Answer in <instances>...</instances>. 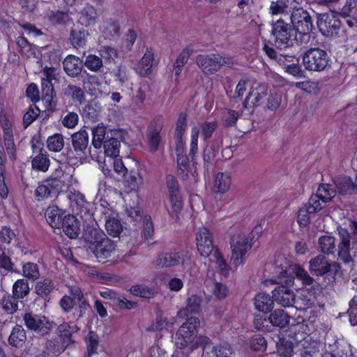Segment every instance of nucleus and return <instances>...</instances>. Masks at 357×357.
<instances>
[{
    "mask_svg": "<svg viewBox=\"0 0 357 357\" xmlns=\"http://www.w3.org/2000/svg\"><path fill=\"white\" fill-rule=\"evenodd\" d=\"M272 266L273 278L266 282L278 284L272 291L274 301L284 307H295L301 310L302 307L298 305L296 295L291 289L294 284V278L290 273L288 259L283 254H279L275 257Z\"/></svg>",
    "mask_w": 357,
    "mask_h": 357,
    "instance_id": "obj_1",
    "label": "nucleus"
},
{
    "mask_svg": "<svg viewBox=\"0 0 357 357\" xmlns=\"http://www.w3.org/2000/svg\"><path fill=\"white\" fill-rule=\"evenodd\" d=\"M83 238L98 261L109 258L116 251L115 242L102 230L94 227H87L84 230Z\"/></svg>",
    "mask_w": 357,
    "mask_h": 357,
    "instance_id": "obj_2",
    "label": "nucleus"
},
{
    "mask_svg": "<svg viewBox=\"0 0 357 357\" xmlns=\"http://www.w3.org/2000/svg\"><path fill=\"white\" fill-rule=\"evenodd\" d=\"M273 38L275 46L278 49H285L289 47L296 46L295 50L298 53L303 49H300L296 33H294L292 26L282 19L272 23L271 31Z\"/></svg>",
    "mask_w": 357,
    "mask_h": 357,
    "instance_id": "obj_3",
    "label": "nucleus"
},
{
    "mask_svg": "<svg viewBox=\"0 0 357 357\" xmlns=\"http://www.w3.org/2000/svg\"><path fill=\"white\" fill-rule=\"evenodd\" d=\"M291 22L300 49L305 48L310 40V32L313 26L311 16L307 10L300 8L293 11Z\"/></svg>",
    "mask_w": 357,
    "mask_h": 357,
    "instance_id": "obj_4",
    "label": "nucleus"
},
{
    "mask_svg": "<svg viewBox=\"0 0 357 357\" xmlns=\"http://www.w3.org/2000/svg\"><path fill=\"white\" fill-rule=\"evenodd\" d=\"M342 266L336 261H331L324 255H318L308 262V270L313 276L322 277L334 281L341 272Z\"/></svg>",
    "mask_w": 357,
    "mask_h": 357,
    "instance_id": "obj_5",
    "label": "nucleus"
},
{
    "mask_svg": "<svg viewBox=\"0 0 357 357\" xmlns=\"http://www.w3.org/2000/svg\"><path fill=\"white\" fill-rule=\"evenodd\" d=\"M317 24L319 32L326 37L336 38L346 35L339 17L334 12L319 14Z\"/></svg>",
    "mask_w": 357,
    "mask_h": 357,
    "instance_id": "obj_6",
    "label": "nucleus"
},
{
    "mask_svg": "<svg viewBox=\"0 0 357 357\" xmlns=\"http://www.w3.org/2000/svg\"><path fill=\"white\" fill-rule=\"evenodd\" d=\"M255 236L252 231L248 235L240 233L234 234L230 240L231 257L230 263L236 268L243 263L244 256L252 248Z\"/></svg>",
    "mask_w": 357,
    "mask_h": 357,
    "instance_id": "obj_7",
    "label": "nucleus"
},
{
    "mask_svg": "<svg viewBox=\"0 0 357 357\" xmlns=\"http://www.w3.org/2000/svg\"><path fill=\"white\" fill-rule=\"evenodd\" d=\"M330 61L327 52L319 47L310 48L302 54V64L308 71H324L330 66Z\"/></svg>",
    "mask_w": 357,
    "mask_h": 357,
    "instance_id": "obj_8",
    "label": "nucleus"
},
{
    "mask_svg": "<svg viewBox=\"0 0 357 357\" xmlns=\"http://www.w3.org/2000/svg\"><path fill=\"white\" fill-rule=\"evenodd\" d=\"M192 252L188 248L161 252L158 255L159 265L171 268L181 265L183 268L191 264Z\"/></svg>",
    "mask_w": 357,
    "mask_h": 357,
    "instance_id": "obj_9",
    "label": "nucleus"
},
{
    "mask_svg": "<svg viewBox=\"0 0 357 357\" xmlns=\"http://www.w3.org/2000/svg\"><path fill=\"white\" fill-rule=\"evenodd\" d=\"M199 319L190 317L179 327L176 333L175 343L178 348L182 349L191 346L197 333Z\"/></svg>",
    "mask_w": 357,
    "mask_h": 357,
    "instance_id": "obj_10",
    "label": "nucleus"
},
{
    "mask_svg": "<svg viewBox=\"0 0 357 357\" xmlns=\"http://www.w3.org/2000/svg\"><path fill=\"white\" fill-rule=\"evenodd\" d=\"M65 186V181L61 177H50L38 184L35 190V197L38 201L52 197L59 194Z\"/></svg>",
    "mask_w": 357,
    "mask_h": 357,
    "instance_id": "obj_11",
    "label": "nucleus"
},
{
    "mask_svg": "<svg viewBox=\"0 0 357 357\" xmlns=\"http://www.w3.org/2000/svg\"><path fill=\"white\" fill-rule=\"evenodd\" d=\"M196 63L205 75H213L221 67L227 64L225 57L219 54H199L196 56Z\"/></svg>",
    "mask_w": 357,
    "mask_h": 357,
    "instance_id": "obj_12",
    "label": "nucleus"
},
{
    "mask_svg": "<svg viewBox=\"0 0 357 357\" xmlns=\"http://www.w3.org/2000/svg\"><path fill=\"white\" fill-rule=\"evenodd\" d=\"M22 318L26 328L39 335H47L52 328L50 321L44 315L34 314L31 312H28L23 314Z\"/></svg>",
    "mask_w": 357,
    "mask_h": 357,
    "instance_id": "obj_13",
    "label": "nucleus"
},
{
    "mask_svg": "<svg viewBox=\"0 0 357 357\" xmlns=\"http://www.w3.org/2000/svg\"><path fill=\"white\" fill-rule=\"evenodd\" d=\"M39 140L31 141V149L34 155L31 156V169L36 172H47L50 166V160L47 152Z\"/></svg>",
    "mask_w": 357,
    "mask_h": 357,
    "instance_id": "obj_14",
    "label": "nucleus"
},
{
    "mask_svg": "<svg viewBox=\"0 0 357 357\" xmlns=\"http://www.w3.org/2000/svg\"><path fill=\"white\" fill-rule=\"evenodd\" d=\"M164 119L160 114L155 116L148 126L146 130L147 143L152 153L156 152L162 141L160 135L163 128Z\"/></svg>",
    "mask_w": 357,
    "mask_h": 357,
    "instance_id": "obj_15",
    "label": "nucleus"
},
{
    "mask_svg": "<svg viewBox=\"0 0 357 357\" xmlns=\"http://www.w3.org/2000/svg\"><path fill=\"white\" fill-rule=\"evenodd\" d=\"M166 185L168 190L172 211L178 218V213L183 208L178 181L173 175H167L166 177Z\"/></svg>",
    "mask_w": 357,
    "mask_h": 357,
    "instance_id": "obj_16",
    "label": "nucleus"
},
{
    "mask_svg": "<svg viewBox=\"0 0 357 357\" xmlns=\"http://www.w3.org/2000/svg\"><path fill=\"white\" fill-rule=\"evenodd\" d=\"M213 234L206 227L201 228L196 236L197 248L200 255L208 257L214 252Z\"/></svg>",
    "mask_w": 357,
    "mask_h": 357,
    "instance_id": "obj_17",
    "label": "nucleus"
},
{
    "mask_svg": "<svg viewBox=\"0 0 357 357\" xmlns=\"http://www.w3.org/2000/svg\"><path fill=\"white\" fill-rule=\"evenodd\" d=\"M73 149L78 156L91 155V147L89 146V134L86 130H81L72 135Z\"/></svg>",
    "mask_w": 357,
    "mask_h": 357,
    "instance_id": "obj_18",
    "label": "nucleus"
},
{
    "mask_svg": "<svg viewBox=\"0 0 357 357\" xmlns=\"http://www.w3.org/2000/svg\"><path fill=\"white\" fill-rule=\"evenodd\" d=\"M340 242L338 244V257L344 263L350 262L352 259L350 255V245L357 248V241L353 240L350 233L346 229L339 231Z\"/></svg>",
    "mask_w": 357,
    "mask_h": 357,
    "instance_id": "obj_19",
    "label": "nucleus"
},
{
    "mask_svg": "<svg viewBox=\"0 0 357 357\" xmlns=\"http://www.w3.org/2000/svg\"><path fill=\"white\" fill-rule=\"evenodd\" d=\"M278 63L286 69V72L294 76L301 77L303 73L300 64V58L289 54H280Z\"/></svg>",
    "mask_w": 357,
    "mask_h": 357,
    "instance_id": "obj_20",
    "label": "nucleus"
},
{
    "mask_svg": "<svg viewBox=\"0 0 357 357\" xmlns=\"http://www.w3.org/2000/svg\"><path fill=\"white\" fill-rule=\"evenodd\" d=\"M56 289L55 282L50 278L36 280L34 285V293L38 298L45 302H49L51 300L52 294Z\"/></svg>",
    "mask_w": 357,
    "mask_h": 357,
    "instance_id": "obj_21",
    "label": "nucleus"
},
{
    "mask_svg": "<svg viewBox=\"0 0 357 357\" xmlns=\"http://www.w3.org/2000/svg\"><path fill=\"white\" fill-rule=\"evenodd\" d=\"M80 223L74 215L67 214L63 218L58 229H61L65 234L71 239L78 237Z\"/></svg>",
    "mask_w": 357,
    "mask_h": 357,
    "instance_id": "obj_22",
    "label": "nucleus"
},
{
    "mask_svg": "<svg viewBox=\"0 0 357 357\" xmlns=\"http://www.w3.org/2000/svg\"><path fill=\"white\" fill-rule=\"evenodd\" d=\"M102 213L105 215V229L108 234L112 237H118L123 230L120 220L113 216L115 213L109 208H105Z\"/></svg>",
    "mask_w": 357,
    "mask_h": 357,
    "instance_id": "obj_23",
    "label": "nucleus"
},
{
    "mask_svg": "<svg viewBox=\"0 0 357 357\" xmlns=\"http://www.w3.org/2000/svg\"><path fill=\"white\" fill-rule=\"evenodd\" d=\"M267 95V88L265 85L259 84L253 88L243 102L244 109L253 107Z\"/></svg>",
    "mask_w": 357,
    "mask_h": 357,
    "instance_id": "obj_24",
    "label": "nucleus"
},
{
    "mask_svg": "<svg viewBox=\"0 0 357 357\" xmlns=\"http://www.w3.org/2000/svg\"><path fill=\"white\" fill-rule=\"evenodd\" d=\"M63 70L71 77H77L83 69V61L74 55L67 56L63 62Z\"/></svg>",
    "mask_w": 357,
    "mask_h": 357,
    "instance_id": "obj_25",
    "label": "nucleus"
},
{
    "mask_svg": "<svg viewBox=\"0 0 357 357\" xmlns=\"http://www.w3.org/2000/svg\"><path fill=\"white\" fill-rule=\"evenodd\" d=\"M193 52L194 46L190 43L184 47L178 55L173 64L176 78L178 79L181 75L183 66L188 63L190 56L193 54Z\"/></svg>",
    "mask_w": 357,
    "mask_h": 357,
    "instance_id": "obj_26",
    "label": "nucleus"
},
{
    "mask_svg": "<svg viewBox=\"0 0 357 357\" xmlns=\"http://www.w3.org/2000/svg\"><path fill=\"white\" fill-rule=\"evenodd\" d=\"M274 302L273 296H271L265 292H259L254 298L255 308L265 314L271 312L274 306Z\"/></svg>",
    "mask_w": 357,
    "mask_h": 357,
    "instance_id": "obj_27",
    "label": "nucleus"
},
{
    "mask_svg": "<svg viewBox=\"0 0 357 357\" xmlns=\"http://www.w3.org/2000/svg\"><path fill=\"white\" fill-rule=\"evenodd\" d=\"M115 134H116V131L112 130V136L109 137L107 135L102 144L105 154L109 158L119 157L121 141L113 136Z\"/></svg>",
    "mask_w": 357,
    "mask_h": 357,
    "instance_id": "obj_28",
    "label": "nucleus"
},
{
    "mask_svg": "<svg viewBox=\"0 0 357 357\" xmlns=\"http://www.w3.org/2000/svg\"><path fill=\"white\" fill-rule=\"evenodd\" d=\"M65 215V212L56 205L49 206L45 212V218L47 223L54 229L59 227V224Z\"/></svg>",
    "mask_w": 357,
    "mask_h": 357,
    "instance_id": "obj_29",
    "label": "nucleus"
},
{
    "mask_svg": "<svg viewBox=\"0 0 357 357\" xmlns=\"http://www.w3.org/2000/svg\"><path fill=\"white\" fill-rule=\"evenodd\" d=\"M154 54L151 50L147 49L141 60L136 65V71L141 76L145 77L151 73Z\"/></svg>",
    "mask_w": 357,
    "mask_h": 357,
    "instance_id": "obj_30",
    "label": "nucleus"
},
{
    "mask_svg": "<svg viewBox=\"0 0 357 357\" xmlns=\"http://www.w3.org/2000/svg\"><path fill=\"white\" fill-rule=\"evenodd\" d=\"M63 95L73 103L82 104L85 101V92L82 88L69 84L63 89Z\"/></svg>",
    "mask_w": 357,
    "mask_h": 357,
    "instance_id": "obj_31",
    "label": "nucleus"
},
{
    "mask_svg": "<svg viewBox=\"0 0 357 357\" xmlns=\"http://www.w3.org/2000/svg\"><path fill=\"white\" fill-rule=\"evenodd\" d=\"M176 162L178 167V174L183 180L188 178L190 168V161L186 154H183V150L176 149Z\"/></svg>",
    "mask_w": 357,
    "mask_h": 357,
    "instance_id": "obj_32",
    "label": "nucleus"
},
{
    "mask_svg": "<svg viewBox=\"0 0 357 357\" xmlns=\"http://www.w3.org/2000/svg\"><path fill=\"white\" fill-rule=\"evenodd\" d=\"M334 183L337 191L339 194L342 195L351 194L352 191H354L357 186V183L355 184L351 177L348 176L337 177Z\"/></svg>",
    "mask_w": 357,
    "mask_h": 357,
    "instance_id": "obj_33",
    "label": "nucleus"
},
{
    "mask_svg": "<svg viewBox=\"0 0 357 357\" xmlns=\"http://www.w3.org/2000/svg\"><path fill=\"white\" fill-rule=\"evenodd\" d=\"M26 340V331L21 325H15L8 338V342L12 347H22Z\"/></svg>",
    "mask_w": 357,
    "mask_h": 357,
    "instance_id": "obj_34",
    "label": "nucleus"
},
{
    "mask_svg": "<svg viewBox=\"0 0 357 357\" xmlns=\"http://www.w3.org/2000/svg\"><path fill=\"white\" fill-rule=\"evenodd\" d=\"M101 106L95 100L89 101L82 109V116L90 121L96 122L99 120Z\"/></svg>",
    "mask_w": 357,
    "mask_h": 357,
    "instance_id": "obj_35",
    "label": "nucleus"
},
{
    "mask_svg": "<svg viewBox=\"0 0 357 357\" xmlns=\"http://www.w3.org/2000/svg\"><path fill=\"white\" fill-rule=\"evenodd\" d=\"M3 142L6 151L10 160L16 159L17 149L14 141L13 129L5 128L3 130Z\"/></svg>",
    "mask_w": 357,
    "mask_h": 357,
    "instance_id": "obj_36",
    "label": "nucleus"
},
{
    "mask_svg": "<svg viewBox=\"0 0 357 357\" xmlns=\"http://www.w3.org/2000/svg\"><path fill=\"white\" fill-rule=\"evenodd\" d=\"M269 321L273 326L284 328L289 325L290 316L283 310L278 309L270 314Z\"/></svg>",
    "mask_w": 357,
    "mask_h": 357,
    "instance_id": "obj_37",
    "label": "nucleus"
},
{
    "mask_svg": "<svg viewBox=\"0 0 357 357\" xmlns=\"http://www.w3.org/2000/svg\"><path fill=\"white\" fill-rule=\"evenodd\" d=\"M20 300L10 294H6L0 301L2 309L8 314H13L18 310V303Z\"/></svg>",
    "mask_w": 357,
    "mask_h": 357,
    "instance_id": "obj_38",
    "label": "nucleus"
},
{
    "mask_svg": "<svg viewBox=\"0 0 357 357\" xmlns=\"http://www.w3.org/2000/svg\"><path fill=\"white\" fill-rule=\"evenodd\" d=\"M30 293L28 281L25 278L17 280L12 287V294L20 301L26 298Z\"/></svg>",
    "mask_w": 357,
    "mask_h": 357,
    "instance_id": "obj_39",
    "label": "nucleus"
},
{
    "mask_svg": "<svg viewBox=\"0 0 357 357\" xmlns=\"http://www.w3.org/2000/svg\"><path fill=\"white\" fill-rule=\"evenodd\" d=\"M290 263L291 274L295 278L301 280L303 285L309 286L313 284L314 280L311 277L309 273L303 268L299 266L293 265L292 263L288 259Z\"/></svg>",
    "mask_w": 357,
    "mask_h": 357,
    "instance_id": "obj_40",
    "label": "nucleus"
},
{
    "mask_svg": "<svg viewBox=\"0 0 357 357\" xmlns=\"http://www.w3.org/2000/svg\"><path fill=\"white\" fill-rule=\"evenodd\" d=\"M22 275L31 281H36L40 278V268L39 266L33 262L28 261L22 264Z\"/></svg>",
    "mask_w": 357,
    "mask_h": 357,
    "instance_id": "obj_41",
    "label": "nucleus"
},
{
    "mask_svg": "<svg viewBox=\"0 0 357 357\" xmlns=\"http://www.w3.org/2000/svg\"><path fill=\"white\" fill-rule=\"evenodd\" d=\"M276 355L278 357H291L294 354V344L285 337L279 338L276 343Z\"/></svg>",
    "mask_w": 357,
    "mask_h": 357,
    "instance_id": "obj_42",
    "label": "nucleus"
},
{
    "mask_svg": "<svg viewBox=\"0 0 357 357\" xmlns=\"http://www.w3.org/2000/svg\"><path fill=\"white\" fill-rule=\"evenodd\" d=\"M97 13L96 8L87 4L80 12L78 22L86 26L93 24L96 18Z\"/></svg>",
    "mask_w": 357,
    "mask_h": 357,
    "instance_id": "obj_43",
    "label": "nucleus"
},
{
    "mask_svg": "<svg viewBox=\"0 0 357 357\" xmlns=\"http://www.w3.org/2000/svg\"><path fill=\"white\" fill-rule=\"evenodd\" d=\"M231 178L229 172H218L215 181V187L220 193L227 192L231 186Z\"/></svg>",
    "mask_w": 357,
    "mask_h": 357,
    "instance_id": "obj_44",
    "label": "nucleus"
},
{
    "mask_svg": "<svg viewBox=\"0 0 357 357\" xmlns=\"http://www.w3.org/2000/svg\"><path fill=\"white\" fill-rule=\"evenodd\" d=\"M319 248L325 255H333L335 251V238L331 236H321L319 238Z\"/></svg>",
    "mask_w": 357,
    "mask_h": 357,
    "instance_id": "obj_45",
    "label": "nucleus"
},
{
    "mask_svg": "<svg viewBox=\"0 0 357 357\" xmlns=\"http://www.w3.org/2000/svg\"><path fill=\"white\" fill-rule=\"evenodd\" d=\"M187 114L185 112H181L177 118L175 128V137L178 142H181L183 137L187 130Z\"/></svg>",
    "mask_w": 357,
    "mask_h": 357,
    "instance_id": "obj_46",
    "label": "nucleus"
},
{
    "mask_svg": "<svg viewBox=\"0 0 357 357\" xmlns=\"http://www.w3.org/2000/svg\"><path fill=\"white\" fill-rule=\"evenodd\" d=\"M88 36V31L84 29H73L70 31V40L71 44L75 48L83 47L86 43Z\"/></svg>",
    "mask_w": 357,
    "mask_h": 357,
    "instance_id": "obj_47",
    "label": "nucleus"
},
{
    "mask_svg": "<svg viewBox=\"0 0 357 357\" xmlns=\"http://www.w3.org/2000/svg\"><path fill=\"white\" fill-rule=\"evenodd\" d=\"M64 147V137L61 133H55L47 137V148L51 152H59Z\"/></svg>",
    "mask_w": 357,
    "mask_h": 357,
    "instance_id": "obj_48",
    "label": "nucleus"
},
{
    "mask_svg": "<svg viewBox=\"0 0 357 357\" xmlns=\"http://www.w3.org/2000/svg\"><path fill=\"white\" fill-rule=\"evenodd\" d=\"M130 291L132 295L144 298H152L155 295V291L145 284L132 285Z\"/></svg>",
    "mask_w": 357,
    "mask_h": 357,
    "instance_id": "obj_49",
    "label": "nucleus"
},
{
    "mask_svg": "<svg viewBox=\"0 0 357 357\" xmlns=\"http://www.w3.org/2000/svg\"><path fill=\"white\" fill-rule=\"evenodd\" d=\"M107 128L104 126H97L93 128L92 145L95 149H100L106 137Z\"/></svg>",
    "mask_w": 357,
    "mask_h": 357,
    "instance_id": "obj_50",
    "label": "nucleus"
},
{
    "mask_svg": "<svg viewBox=\"0 0 357 357\" xmlns=\"http://www.w3.org/2000/svg\"><path fill=\"white\" fill-rule=\"evenodd\" d=\"M239 118V114L237 111L225 108L222 113V121L223 126L227 128L234 127Z\"/></svg>",
    "mask_w": 357,
    "mask_h": 357,
    "instance_id": "obj_51",
    "label": "nucleus"
},
{
    "mask_svg": "<svg viewBox=\"0 0 357 357\" xmlns=\"http://www.w3.org/2000/svg\"><path fill=\"white\" fill-rule=\"evenodd\" d=\"M249 346L251 350L265 351L267 348V341L263 335L255 334L249 340Z\"/></svg>",
    "mask_w": 357,
    "mask_h": 357,
    "instance_id": "obj_52",
    "label": "nucleus"
},
{
    "mask_svg": "<svg viewBox=\"0 0 357 357\" xmlns=\"http://www.w3.org/2000/svg\"><path fill=\"white\" fill-rule=\"evenodd\" d=\"M86 349L88 357L97 354V350L99 346L98 335L93 331H90L88 336L86 337Z\"/></svg>",
    "mask_w": 357,
    "mask_h": 357,
    "instance_id": "obj_53",
    "label": "nucleus"
},
{
    "mask_svg": "<svg viewBox=\"0 0 357 357\" xmlns=\"http://www.w3.org/2000/svg\"><path fill=\"white\" fill-rule=\"evenodd\" d=\"M202 297L193 294L187 299L186 310L191 314H197L200 312Z\"/></svg>",
    "mask_w": 357,
    "mask_h": 357,
    "instance_id": "obj_54",
    "label": "nucleus"
},
{
    "mask_svg": "<svg viewBox=\"0 0 357 357\" xmlns=\"http://www.w3.org/2000/svg\"><path fill=\"white\" fill-rule=\"evenodd\" d=\"M316 192L321 197L322 202L326 203L331 200L335 195L333 185L328 183L320 184Z\"/></svg>",
    "mask_w": 357,
    "mask_h": 357,
    "instance_id": "obj_55",
    "label": "nucleus"
},
{
    "mask_svg": "<svg viewBox=\"0 0 357 357\" xmlns=\"http://www.w3.org/2000/svg\"><path fill=\"white\" fill-rule=\"evenodd\" d=\"M142 225L143 230L142 236L146 241L149 242L153 240L154 234V226L151 215H146L144 216Z\"/></svg>",
    "mask_w": 357,
    "mask_h": 357,
    "instance_id": "obj_56",
    "label": "nucleus"
},
{
    "mask_svg": "<svg viewBox=\"0 0 357 357\" xmlns=\"http://www.w3.org/2000/svg\"><path fill=\"white\" fill-rule=\"evenodd\" d=\"M47 16L53 24H66L69 20L68 13L61 10H52L47 13Z\"/></svg>",
    "mask_w": 357,
    "mask_h": 357,
    "instance_id": "obj_57",
    "label": "nucleus"
},
{
    "mask_svg": "<svg viewBox=\"0 0 357 357\" xmlns=\"http://www.w3.org/2000/svg\"><path fill=\"white\" fill-rule=\"evenodd\" d=\"M213 257L215 259L217 267L220 270V273L225 277H227L229 275V267L218 249H215L214 250Z\"/></svg>",
    "mask_w": 357,
    "mask_h": 357,
    "instance_id": "obj_58",
    "label": "nucleus"
},
{
    "mask_svg": "<svg viewBox=\"0 0 357 357\" xmlns=\"http://www.w3.org/2000/svg\"><path fill=\"white\" fill-rule=\"evenodd\" d=\"M102 58L92 54H89L84 61V66L93 72H98L102 67Z\"/></svg>",
    "mask_w": 357,
    "mask_h": 357,
    "instance_id": "obj_59",
    "label": "nucleus"
},
{
    "mask_svg": "<svg viewBox=\"0 0 357 357\" xmlns=\"http://www.w3.org/2000/svg\"><path fill=\"white\" fill-rule=\"evenodd\" d=\"M325 204L326 202H323L321 197L316 192L310 197L307 204L305 206L311 213H315L321 211Z\"/></svg>",
    "mask_w": 357,
    "mask_h": 357,
    "instance_id": "obj_60",
    "label": "nucleus"
},
{
    "mask_svg": "<svg viewBox=\"0 0 357 357\" xmlns=\"http://www.w3.org/2000/svg\"><path fill=\"white\" fill-rule=\"evenodd\" d=\"M40 110L34 104L29 107L27 112L23 116V124L24 128L29 126L40 114Z\"/></svg>",
    "mask_w": 357,
    "mask_h": 357,
    "instance_id": "obj_61",
    "label": "nucleus"
},
{
    "mask_svg": "<svg viewBox=\"0 0 357 357\" xmlns=\"http://www.w3.org/2000/svg\"><path fill=\"white\" fill-rule=\"evenodd\" d=\"M104 33L109 38L117 37L120 33V25L117 20L107 21L103 29Z\"/></svg>",
    "mask_w": 357,
    "mask_h": 357,
    "instance_id": "obj_62",
    "label": "nucleus"
},
{
    "mask_svg": "<svg viewBox=\"0 0 357 357\" xmlns=\"http://www.w3.org/2000/svg\"><path fill=\"white\" fill-rule=\"evenodd\" d=\"M216 121L204 122L200 125L201 135L204 141L211 138L217 129Z\"/></svg>",
    "mask_w": 357,
    "mask_h": 357,
    "instance_id": "obj_63",
    "label": "nucleus"
},
{
    "mask_svg": "<svg viewBox=\"0 0 357 357\" xmlns=\"http://www.w3.org/2000/svg\"><path fill=\"white\" fill-rule=\"evenodd\" d=\"M212 352L215 357H234V356L231 347L228 344L213 346Z\"/></svg>",
    "mask_w": 357,
    "mask_h": 357,
    "instance_id": "obj_64",
    "label": "nucleus"
}]
</instances>
